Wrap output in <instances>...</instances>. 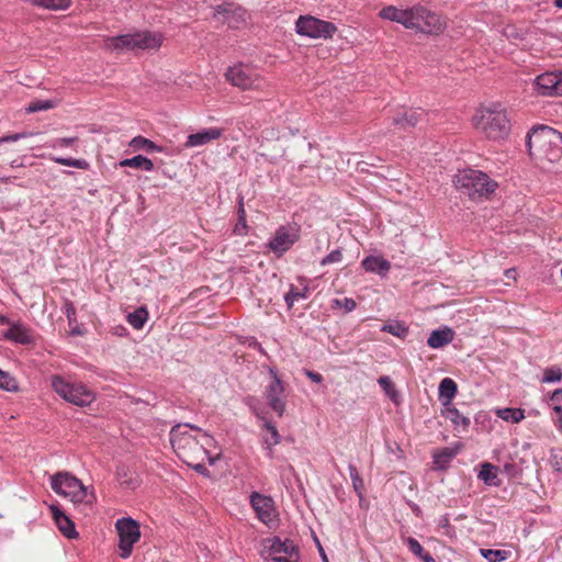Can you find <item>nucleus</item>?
I'll list each match as a JSON object with an SVG mask.
<instances>
[{
	"instance_id": "obj_1",
	"label": "nucleus",
	"mask_w": 562,
	"mask_h": 562,
	"mask_svg": "<svg viewBox=\"0 0 562 562\" xmlns=\"http://www.w3.org/2000/svg\"><path fill=\"white\" fill-rule=\"evenodd\" d=\"M526 146L531 158L560 164L562 167V133L548 125H535L526 135Z\"/></svg>"
},
{
	"instance_id": "obj_2",
	"label": "nucleus",
	"mask_w": 562,
	"mask_h": 562,
	"mask_svg": "<svg viewBox=\"0 0 562 562\" xmlns=\"http://www.w3.org/2000/svg\"><path fill=\"white\" fill-rule=\"evenodd\" d=\"M454 184L473 201L488 199L498 187L485 172L474 169L459 171L454 177Z\"/></svg>"
},
{
	"instance_id": "obj_3",
	"label": "nucleus",
	"mask_w": 562,
	"mask_h": 562,
	"mask_svg": "<svg viewBox=\"0 0 562 562\" xmlns=\"http://www.w3.org/2000/svg\"><path fill=\"white\" fill-rule=\"evenodd\" d=\"M474 124L492 140L504 139L510 132V121L499 105L482 109L474 117Z\"/></svg>"
},
{
	"instance_id": "obj_4",
	"label": "nucleus",
	"mask_w": 562,
	"mask_h": 562,
	"mask_svg": "<svg viewBox=\"0 0 562 562\" xmlns=\"http://www.w3.org/2000/svg\"><path fill=\"white\" fill-rule=\"evenodd\" d=\"M162 44L160 33L143 31L111 37L109 46L114 50H150L158 49Z\"/></svg>"
},
{
	"instance_id": "obj_5",
	"label": "nucleus",
	"mask_w": 562,
	"mask_h": 562,
	"mask_svg": "<svg viewBox=\"0 0 562 562\" xmlns=\"http://www.w3.org/2000/svg\"><path fill=\"white\" fill-rule=\"evenodd\" d=\"M52 490L61 496L70 497L74 504L86 502V504H92L94 499L93 494L91 498L87 499L88 493L87 487L76 476L68 472H58L50 479Z\"/></svg>"
},
{
	"instance_id": "obj_6",
	"label": "nucleus",
	"mask_w": 562,
	"mask_h": 562,
	"mask_svg": "<svg viewBox=\"0 0 562 562\" xmlns=\"http://www.w3.org/2000/svg\"><path fill=\"white\" fill-rule=\"evenodd\" d=\"M53 390L65 401L76 406H88L94 401V394L81 383H71L60 375L52 378Z\"/></svg>"
},
{
	"instance_id": "obj_7",
	"label": "nucleus",
	"mask_w": 562,
	"mask_h": 562,
	"mask_svg": "<svg viewBox=\"0 0 562 562\" xmlns=\"http://www.w3.org/2000/svg\"><path fill=\"white\" fill-rule=\"evenodd\" d=\"M115 528L119 535L120 558L128 559L134 544L140 539V525L132 517H122L115 521Z\"/></svg>"
},
{
	"instance_id": "obj_8",
	"label": "nucleus",
	"mask_w": 562,
	"mask_h": 562,
	"mask_svg": "<svg viewBox=\"0 0 562 562\" xmlns=\"http://www.w3.org/2000/svg\"><path fill=\"white\" fill-rule=\"evenodd\" d=\"M295 31L299 35L310 38H331L337 26L329 21L321 20L312 15H301L295 22Z\"/></svg>"
},
{
	"instance_id": "obj_9",
	"label": "nucleus",
	"mask_w": 562,
	"mask_h": 562,
	"mask_svg": "<svg viewBox=\"0 0 562 562\" xmlns=\"http://www.w3.org/2000/svg\"><path fill=\"white\" fill-rule=\"evenodd\" d=\"M301 237V226L296 223L281 225L277 228L273 237L267 244L276 257H282Z\"/></svg>"
},
{
	"instance_id": "obj_10",
	"label": "nucleus",
	"mask_w": 562,
	"mask_h": 562,
	"mask_svg": "<svg viewBox=\"0 0 562 562\" xmlns=\"http://www.w3.org/2000/svg\"><path fill=\"white\" fill-rule=\"evenodd\" d=\"M188 428L201 430L199 427L193 426L191 424H178L171 428L169 434L172 449L180 459L186 458V452L188 448H192L199 443L195 437H193L189 432Z\"/></svg>"
},
{
	"instance_id": "obj_11",
	"label": "nucleus",
	"mask_w": 562,
	"mask_h": 562,
	"mask_svg": "<svg viewBox=\"0 0 562 562\" xmlns=\"http://www.w3.org/2000/svg\"><path fill=\"white\" fill-rule=\"evenodd\" d=\"M271 381L265 390V398L269 407L282 417L285 412V402L283 400L284 384L274 369H270Z\"/></svg>"
},
{
	"instance_id": "obj_12",
	"label": "nucleus",
	"mask_w": 562,
	"mask_h": 562,
	"mask_svg": "<svg viewBox=\"0 0 562 562\" xmlns=\"http://www.w3.org/2000/svg\"><path fill=\"white\" fill-rule=\"evenodd\" d=\"M214 19L222 20L229 29L238 30L246 23L248 12L241 7L233 8L232 3H223L214 8Z\"/></svg>"
},
{
	"instance_id": "obj_13",
	"label": "nucleus",
	"mask_w": 562,
	"mask_h": 562,
	"mask_svg": "<svg viewBox=\"0 0 562 562\" xmlns=\"http://www.w3.org/2000/svg\"><path fill=\"white\" fill-rule=\"evenodd\" d=\"M533 87L540 95H562V71L543 72L537 76Z\"/></svg>"
},
{
	"instance_id": "obj_14",
	"label": "nucleus",
	"mask_w": 562,
	"mask_h": 562,
	"mask_svg": "<svg viewBox=\"0 0 562 562\" xmlns=\"http://www.w3.org/2000/svg\"><path fill=\"white\" fill-rule=\"evenodd\" d=\"M227 81L243 90L257 89L260 86V79L244 65L229 67L225 74Z\"/></svg>"
},
{
	"instance_id": "obj_15",
	"label": "nucleus",
	"mask_w": 562,
	"mask_h": 562,
	"mask_svg": "<svg viewBox=\"0 0 562 562\" xmlns=\"http://www.w3.org/2000/svg\"><path fill=\"white\" fill-rule=\"evenodd\" d=\"M250 504L255 510L257 518L267 526L274 522V503L270 496L252 492L250 495Z\"/></svg>"
},
{
	"instance_id": "obj_16",
	"label": "nucleus",
	"mask_w": 562,
	"mask_h": 562,
	"mask_svg": "<svg viewBox=\"0 0 562 562\" xmlns=\"http://www.w3.org/2000/svg\"><path fill=\"white\" fill-rule=\"evenodd\" d=\"M52 516L59 531L68 539H77L79 537L75 522L60 509L58 505L49 506Z\"/></svg>"
},
{
	"instance_id": "obj_17",
	"label": "nucleus",
	"mask_w": 562,
	"mask_h": 562,
	"mask_svg": "<svg viewBox=\"0 0 562 562\" xmlns=\"http://www.w3.org/2000/svg\"><path fill=\"white\" fill-rule=\"evenodd\" d=\"M423 18L418 22V31L425 34H438L443 31L445 22L441 18L426 8H420Z\"/></svg>"
},
{
	"instance_id": "obj_18",
	"label": "nucleus",
	"mask_w": 562,
	"mask_h": 562,
	"mask_svg": "<svg viewBox=\"0 0 562 562\" xmlns=\"http://www.w3.org/2000/svg\"><path fill=\"white\" fill-rule=\"evenodd\" d=\"M463 449V443L458 441L452 447H445L432 454L434 469L437 471H447L453 458Z\"/></svg>"
},
{
	"instance_id": "obj_19",
	"label": "nucleus",
	"mask_w": 562,
	"mask_h": 562,
	"mask_svg": "<svg viewBox=\"0 0 562 562\" xmlns=\"http://www.w3.org/2000/svg\"><path fill=\"white\" fill-rule=\"evenodd\" d=\"M2 336L7 340L21 345H33L35 342V337L32 334V330L22 323L11 324V326L2 333Z\"/></svg>"
},
{
	"instance_id": "obj_20",
	"label": "nucleus",
	"mask_w": 562,
	"mask_h": 562,
	"mask_svg": "<svg viewBox=\"0 0 562 562\" xmlns=\"http://www.w3.org/2000/svg\"><path fill=\"white\" fill-rule=\"evenodd\" d=\"M269 546L267 547L268 555H290L294 557L300 554L299 547L291 540H282L280 537L268 539Z\"/></svg>"
},
{
	"instance_id": "obj_21",
	"label": "nucleus",
	"mask_w": 562,
	"mask_h": 562,
	"mask_svg": "<svg viewBox=\"0 0 562 562\" xmlns=\"http://www.w3.org/2000/svg\"><path fill=\"white\" fill-rule=\"evenodd\" d=\"M223 135V130L218 127H210L199 131L196 133L190 134L187 137V142L184 144L186 147H198L205 145L212 140L218 139Z\"/></svg>"
},
{
	"instance_id": "obj_22",
	"label": "nucleus",
	"mask_w": 562,
	"mask_h": 562,
	"mask_svg": "<svg viewBox=\"0 0 562 562\" xmlns=\"http://www.w3.org/2000/svg\"><path fill=\"white\" fill-rule=\"evenodd\" d=\"M423 111L409 110L397 113L392 117V124L402 131H409L414 128L422 120Z\"/></svg>"
},
{
	"instance_id": "obj_23",
	"label": "nucleus",
	"mask_w": 562,
	"mask_h": 562,
	"mask_svg": "<svg viewBox=\"0 0 562 562\" xmlns=\"http://www.w3.org/2000/svg\"><path fill=\"white\" fill-rule=\"evenodd\" d=\"M361 266L367 272L376 273L382 278L386 277L391 270V262L389 260L373 255L367 256L362 260Z\"/></svg>"
},
{
	"instance_id": "obj_24",
	"label": "nucleus",
	"mask_w": 562,
	"mask_h": 562,
	"mask_svg": "<svg viewBox=\"0 0 562 562\" xmlns=\"http://www.w3.org/2000/svg\"><path fill=\"white\" fill-rule=\"evenodd\" d=\"M454 338V330L448 326H442L430 333L427 345L432 349H439L449 345Z\"/></svg>"
},
{
	"instance_id": "obj_25",
	"label": "nucleus",
	"mask_w": 562,
	"mask_h": 562,
	"mask_svg": "<svg viewBox=\"0 0 562 562\" xmlns=\"http://www.w3.org/2000/svg\"><path fill=\"white\" fill-rule=\"evenodd\" d=\"M439 400L446 406L452 405L451 401L458 393V385L451 378H445L440 381L439 387Z\"/></svg>"
},
{
	"instance_id": "obj_26",
	"label": "nucleus",
	"mask_w": 562,
	"mask_h": 562,
	"mask_svg": "<svg viewBox=\"0 0 562 562\" xmlns=\"http://www.w3.org/2000/svg\"><path fill=\"white\" fill-rule=\"evenodd\" d=\"M477 477L484 482V484L488 486H499L501 480L497 475V468L492 463L484 462L481 464V470L477 474Z\"/></svg>"
},
{
	"instance_id": "obj_27",
	"label": "nucleus",
	"mask_w": 562,
	"mask_h": 562,
	"mask_svg": "<svg viewBox=\"0 0 562 562\" xmlns=\"http://www.w3.org/2000/svg\"><path fill=\"white\" fill-rule=\"evenodd\" d=\"M442 415L449 419L456 428L462 426L463 429H468L471 424L470 418L464 416L453 405L446 406L445 411H442Z\"/></svg>"
},
{
	"instance_id": "obj_28",
	"label": "nucleus",
	"mask_w": 562,
	"mask_h": 562,
	"mask_svg": "<svg viewBox=\"0 0 562 562\" xmlns=\"http://www.w3.org/2000/svg\"><path fill=\"white\" fill-rule=\"evenodd\" d=\"M119 166L131 167L134 169H140L145 171H151L154 169V162L143 155H136L131 158H125L119 162Z\"/></svg>"
},
{
	"instance_id": "obj_29",
	"label": "nucleus",
	"mask_w": 562,
	"mask_h": 562,
	"mask_svg": "<svg viewBox=\"0 0 562 562\" xmlns=\"http://www.w3.org/2000/svg\"><path fill=\"white\" fill-rule=\"evenodd\" d=\"M130 146L134 149V150H144L146 153H162L164 151V148L157 144H155L153 140L142 136V135H138V136H135L131 142H130Z\"/></svg>"
},
{
	"instance_id": "obj_30",
	"label": "nucleus",
	"mask_w": 562,
	"mask_h": 562,
	"mask_svg": "<svg viewBox=\"0 0 562 562\" xmlns=\"http://www.w3.org/2000/svg\"><path fill=\"white\" fill-rule=\"evenodd\" d=\"M405 543L408 550L423 562H438L432 555L424 549L419 541L413 537H407Z\"/></svg>"
},
{
	"instance_id": "obj_31",
	"label": "nucleus",
	"mask_w": 562,
	"mask_h": 562,
	"mask_svg": "<svg viewBox=\"0 0 562 562\" xmlns=\"http://www.w3.org/2000/svg\"><path fill=\"white\" fill-rule=\"evenodd\" d=\"M265 428L267 429V431L270 434L269 437H266L265 438V443L267 445L266 449H267V456L269 458H272L273 456V450H272V447L273 446H277L278 443H280L281 441V436L276 427L274 424H272L271 422L267 420L265 423Z\"/></svg>"
},
{
	"instance_id": "obj_32",
	"label": "nucleus",
	"mask_w": 562,
	"mask_h": 562,
	"mask_svg": "<svg viewBox=\"0 0 562 562\" xmlns=\"http://www.w3.org/2000/svg\"><path fill=\"white\" fill-rule=\"evenodd\" d=\"M127 322L135 329H142L148 319V311L145 306H139L126 316Z\"/></svg>"
},
{
	"instance_id": "obj_33",
	"label": "nucleus",
	"mask_w": 562,
	"mask_h": 562,
	"mask_svg": "<svg viewBox=\"0 0 562 562\" xmlns=\"http://www.w3.org/2000/svg\"><path fill=\"white\" fill-rule=\"evenodd\" d=\"M422 5L414 7L412 9L405 10V16L401 20V24H403L406 29L417 30L418 31V22L419 19L423 18L422 12H419Z\"/></svg>"
},
{
	"instance_id": "obj_34",
	"label": "nucleus",
	"mask_w": 562,
	"mask_h": 562,
	"mask_svg": "<svg viewBox=\"0 0 562 562\" xmlns=\"http://www.w3.org/2000/svg\"><path fill=\"white\" fill-rule=\"evenodd\" d=\"M498 417L506 422L519 423L525 418V411L521 408H503L497 412Z\"/></svg>"
},
{
	"instance_id": "obj_35",
	"label": "nucleus",
	"mask_w": 562,
	"mask_h": 562,
	"mask_svg": "<svg viewBox=\"0 0 562 562\" xmlns=\"http://www.w3.org/2000/svg\"><path fill=\"white\" fill-rule=\"evenodd\" d=\"M116 476L122 486L130 488L136 487V481L133 479V475L126 465L121 464L116 468Z\"/></svg>"
},
{
	"instance_id": "obj_36",
	"label": "nucleus",
	"mask_w": 562,
	"mask_h": 562,
	"mask_svg": "<svg viewBox=\"0 0 562 562\" xmlns=\"http://www.w3.org/2000/svg\"><path fill=\"white\" fill-rule=\"evenodd\" d=\"M382 331L389 333L398 338H405L408 334V327L404 323L394 321L392 323L384 324L381 328Z\"/></svg>"
},
{
	"instance_id": "obj_37",
	"label": "nucleus",
	"mask_w": 562,
	"mask_h": 562,
	"mask_svg": "<svg viewBox=\"0 0 562 562\" xmlns=\"http://www.w3.org/2000/svg\"><path fill=\"white\" fill-rule=\"evenodd\" d=\"M480 553L488 562H502L508 559L510 555L509 551L499 549H481Z\"/></svg>"
},
{
	"instance_id": "obj_38",
	"label": "nucleus",
	"mask_w": 562,
	"mask_h": 562,
	"mask_svg": "<svg viewBox=\"0 0 562 562\" xmlns=\"http://www.w3.org/2000/svg\"><path fill=\"white\" fill-rule=\"evenodd\" d=\"M50 160H53L56 164L68 166V167H75L82 170H88L90 168V164L86 159H76V158H65V157H50Z\"/></svg>"
},
{
	"instance_id": "obj_39",
	"label": "nucleus",
	"mask_w": 562,
	"mask_h": 562,
	"mask_svg": "<svg viewBox=\"0 0 562 562\" xmlns=\"http://www.w3.org/2000/svg\"><path fill=\"white\" fill-rule=\"evenodd\" d=\"M56 106V102L53 100H33L25 108L27 113H35L40 111H46Z\"/></svg>"
},
{
	"instance_id": "obj_40",
	"label": "nucleus",
	"mask_w": 562,
	"mask_h": 562,
	"mask_svg": "<svg viewBox=\"0 0 562 562\" xmlns=\"http://www.w3.org/2000/svg\"><path fill=\"white\" fill-rule=\"evenodd\" d=\"M348 470L350 479L352 481L353 490L358 494V496L361 497L364 490L363 480L361 479L356 465L350 463L348 465Z\"/></svg>"
},
{
	"instance_id": "obj_41",
	"label": "nucleus",
	"mask_w": 562,
	"mask_h": 562,
	"mask_svg": "<svg viewBox=\"0 0 562 562\" xmlns=\"http://www.w3.org/2000/svg\"><path fill=\"white\" fill-rule=\"evenodd\" d=\"M378 383L383 389V391L389 395V397L392 401L396 402L398 393L395 390V385L392 382L391 378L387 375H382L378 379Z\"/></svg>"
},
{
	"instance_id": "obj_42",
	"label": "nucleus",
	"mask_w": 562,
	"mask_h": 562,
	"mask_svg": "<svg viewBox=\"0 0 562 562\" xmlns=\"http://www.w3.org/2000/svg\"><path fill=\"white\" fill-rule=\"evenodd\" d=\"M0 389L8 391V392H14L18 391V382L16 380L10 375L8 372L2 371L0 369Z\"/></svg>"
},
{
	"instance_id": "obj_43",
	"label": "nucleus",
	"mask_w": 562,
	"mask_h": 562,
	"mask_svg": "<svg viewBox=\"0 0 562 562\" xmlns=\"http://www.w3.org/2000/svg\"><path fill=\"white\" fill-rule=\"evenodd\" d=\"M380 15L384 19L401 23L403 16H405V10L397 9L395 7H385L381 10Z\"/></svg>"
},
{
	"instance_id": "obj_44",
	"label": "nucleus",
	"mask_w": 562,
	"mask_h": 562,
	"mask_svg": "<svg viewBox=\"0 0 562 562\" xmlns=\"http://www.w3.org/2000/svg\"><path fill=\"white\" fill-rule=\"evenodd\" d=\"M562 380V370L559 367H551L544 370L542 382L543 383H554L560 382Z\"/></svg>"
},
{
	"instance_id": "obj_45",
	"label": "nucleus",
	"mask_w": 562,
	"mask_h": 562,
	"mask_svg": "<svg viewBox=\"0 0 562 562\" xmlns=\"http://www.w3.org/2000/svg\"><path fill=\"white\" fill-rule=\"evenodd\" d=\"M305 297H306V290H304L303 292H300L292 285L290 291L284 295V301L288 305V308H292L295 301H297L299 299H305Z\"/></svg>"
},
{
	"instance_id": "obj_46",
	"label": "nucleus",
	"mask_w": 562,
	"mask_h": 562,
	"mask_svg": "<svg viewBox=\"0 0 562 562\" xmlns=\"http://www.w3.org/2000/svg\"><path fill=\"white\" fill-rule=\"evenodd\" d=\"M61 310L68 319V324L71 326L72 323L76 322V307L74 303L68 299H64V305Z\"/></svg>"
},
{
	"instance_id": "obj_47",
	"label": "nucleus",
	"mask_w": 562,
	"mask_h": 562,
	"mask_svg": "<svg viewBox=\"0 0 562 562\" xmlns=\"http://www.w3.org/2000/svg\"><path fill=\"white\" fill-rule=\"evenodd\" d=\"M341 260H342V249L337 248V249L331 250L327 256H325L321 260V265L327 266L330 263L340 262Z\"/></svg>"
},
{
	"instance_id": "obj_48",
	"label": "nucleus",
	"mask_w": 562,
	"mask_h": 562,
	"mask_svg": "<svg viewBox=\"0 0 562 562\" xmlns=\"http://www.w3.org/2000/svg\"><path fill=\"white\" fill-rule=\"evenodd\" d=\"M333 306H339L344 308L346 312H351L356 308L357 303L351 297H344L342 300L335 299L333 301Z\"/></svg>"
},
{
	"instance_id": "obj_49",
	"label": "nucleus",
	"mask_w": 562,
	"mask_h": 562,
	"mask_svg": "<svg viewBox=\"0 0 562 562\" xmlns=\"http://www.w3.org/2000/svg\"><path fill=\"white\" fill-rule=\"evenodd\" d=\"M234 233L236 235L243 236L247 234V221L246 218L237 217V223L234 227Z\"/></svg>"
},
{
	"instance_id": "obj_50",
	"label": "nucleus",
	"mask_w": 562,
	"mask_h": 562,
	"mask_svg": "<svg viewBox=\"0 0 562 562\" xmlns=\"http://www.w3.org/2000/svg\"><path fill=\"white\" fill-rule=\"evenodd\" d=\"M272 562H299L300 554L290 557V555H269Z\"/></svg>"
},
{
	"instance_id": "obj_51",
	"label": "nucleus",
	"mask_w": 562,
	"mask_h": 562,
	"mask_svg": "<svg viewBox=\"0 0 562 562\" xmlns=\"http://www.w3.org/2000/svg\"><path fill=\"white\" fill-rule=\"evenodd\" d=\"M27 136V133H16V134H10L0 137V144L9 143V142H16L19 139L25 138Z\"/></svg>"
},
{
	"instance_id": "obj_52",
	"label": "nucleus",
	"mask_w": 562,
	"mask_h": 562,
	"mask_svg": "<svg viewBox=\"0 0 562 562\" xmlns=\"http://www.w3.org/2000/svg\"><path fill=\"white\" fill-rule=\"evenodd\" d=\"M304 374L313 382L315 383H322L324 381V378L321 373L305 369Z\"/></svg>"
},
{
	"instance_id": "obj_53",
	"label": "nucleus",
	"mask_w": 562,
	"mask_h": 562,
	"mask_svg": "<svg viewBox=\"0 0 562 562\" xmlns=\"http://www.w3.org/2000/svg\"><path fill=\"white\" fill-rule=\"evenodd\" d=\"M550 463L554 471H562V457H559L558 454H552L550 458Z\"/></svg>"
},
{
	"instance_id": "obj_54",
	"label": "nucleus",
	"mask_w": 562,
	"mask_h": 562,
	"mask_svg": "<svg viewBox=\"0 0 562 562\" xmlns=\"http://www.w3.org/2000/svg\"><path fill=\"white\" fill-rule=\"evenodd\" d=\"M77 137H63V138H58L56 140L57 145L59 147H69L71 146L75 142H77Z\"/></svg>"
},
{
	"instance_id": "obj_55",
	"label": "nucleus",
	"mask_w": 562,
	"mask_h": 562,
	"mask_svg": "<svg viewBox=\"0 0 562 562\" xmlns=\"http://www.w3.org/2000/svg\"><path fill=\"white\" fill-rule=\"evenodd\" d=\"M193 470L203 475V476H209L210 475V471L207 470V468L203 464V463H198L195 465H192Z\"/></svg>"
},
{
	"instance_id": "obj_56",
	"label": "nucleus",
	"mask_w": 562,
	"mask_h": 562,
	"mask_svg": "<svg viewBox=\"0 0 562 562\" xmlns=\"http://www.w3.org/2000/svg\"><path fill=\"white\" fill-rule=\"evenodd\" d=\"M237 215H238V217H240V218H246V211H245V206H244V196H243V195H239V196H238V210H237Z\"/></svg>"
},
{
	"instance_id": "obj_57",
	"label": "nucleus",
	"mask_w": 562,
	"mask_h": 562,
	"mask_svg": "<svg viewBox=\"0 0 562 562\" xmlns=\"http://www.w3.org/2000/svg\"><path fill=\"white\" fill-rule=\"evenodd\" d=\"M553 411H554V413H557L559 415L557 427H558L559 431L562 432V406L555 405V406H553Z\"/></svg>"
},
{
	"instance_id": "obj_58",
	"label": "nucleus",
	"mask_w": 562,
	"mask_h": 562,
	"mask_svg": "<svg viewBox=\"0 0 562 562\" xmlns=\"http://www.w3.org/2000/svg\"><path fill=\"white\" fill-rule=\"evenodd\" d=\"M550 400L554 402L562 401V389L554 390L550 396Z\"/></svg>"
},
{
	"instance_id": "obj_59",
	"label": "nucleus",
	"mask_w": 562,
	"mask_h": 562,
	"mask_svg": "<svg viewBox=\"0 0 562 562\" xmlns=\"http://www.w3.org/2000/svg\"><path fill=\"white\" fill-rule=\"evenodd\" d=\"M439 527L441 528H450V520H449V517L448 515H443L440 519H439Z\"/></svg>"
},
{
	"instance_id": "obj_60",
	"label": "nucleus",
	"mask_w": 562,
	"mask_h": 562,
	"mask_svg": "<svg viewBox=\"0 0 562 562\" xmlns=\"http://www.w3.org/2000/svg\"><path fill=\"white\" fill-rule=\"evenodd\" d=\"M0 324L1 325H7L8 327H10L11 324H14V323L11 322L9 317H7L4 315H0Z\"/></svg>"
},
{
	"instance_id": "obj_61",
	"label": "nucleus",
	"mask_w": 562,
	"mask_h": 562,
	"mask_svg": "<svg viewBox=\"0 0 562 562\" xmlns=\"http://www.w3.org/2000/svg\"><path fill=\"white\" fill-rule=\"evenodd\" d=\"M318 548H319V553H321V555L323 558V561L324 562H329L327 557H326V554H325V552H324V549L322 548V546L319 543H318Z\"/></svg>"
},
{
	"instance_id": "obj_62",
	"label": "nucleus",
	"mask_w": 562,
	"mask_h": 562,
	"mask_svg": "<svg viewBox=\"0 0 562 562\" xmlns=\"http://www.w3.org/2000/svg\"><path fill=\"white\" fill-rule=\"evenodd\" d=\"M411 508L413 509V512H414L416 515H418V514L420 513V508H419V506H418V505H416V504L411 505Z\"/></svg>"
},
{
	"instance_id": "obj_63",
	"label": "nucleus",
	"mask_w": 562,
	"mask_h": 562,
	"mask_svg": "<svg viewBox=\"0 0 562 562\" xmlns=\"http://www.w3.org/2000/svg\"><path fill=\"white\" fill-rule=\"evenodd\" d=\"M554 7L558 9H562V0H554Z\"/></svg>"
},
{
	"instance_id": "obj_64",
	"label": "nucleus",
	"mask_w": 562,
	"mask_h": 562,
	"mask_svg": "<svg viewBox=\"0 0 562 562\" xmlns=\"http://www.w3.org/2000/svg\"><path fill=\"white\" fill-rule=\"evenodd\" d=\"M122 331H124V334H126V328H125V327H121V328L119 329V331H117V330L115 331V334H117L119 336H122V335H123V333H122Z\"/></svg>"
}]
</instances>
